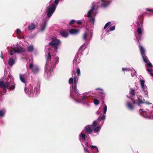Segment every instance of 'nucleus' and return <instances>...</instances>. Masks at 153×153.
Returning a JSON list of instances; mask_svg holds the SVG:
<instances>
[{"label": "nucleus", "instance_id": "5701e85b", "mask_svg": "<svg viewBox=\"0 0 153 153\" xmlns=\"http://www.w3.org/2000/svg\"><path fill=\"white\" fill-rule=\"evenodd\" d=\"M93 128L94 131L95 132L97 133L99 131L100 129V126H97Z\"/></svg>", "mask_w": 153, "mask_h": 153}, {"label": "nucleus", "instance_id": "4c0bfd02", "mask_svg": "<svg viewBox=\"0 0 153 153\" xmlns=\"http://www.w3.org/2000/svg\"><path fill=\"white\" fill-rule=\"evenodd\" d=\"M96 90L98 91V92H99L100 93L103 94V90L101 89H100L99 88H97Z\"/></svg>", "mask_w": 153, "mask_h": 153}, {"label": "nucleus", "instance_id": "f03ea898", "mask_svg": "<svg viewBox=\"0 0 153 153\" xmlns=\"http://www.w3.org/2000/svg\"><path fill=\"white\" fill-rule=\"evenodd\" d=\"M137 99L135 100L134 99H132V101L133 102V104L135 105H137L138 106H140L142 104L144 103H146L151 105V106L153 107L152 104L151 103H149L145 101L143 97L141 95H137Z\"/></svg>", "mask_w": 153, "mask_h": 153}, {"label": "nucleus", "instance_id": "2eb2a0df", "mask_svg": "<svg viewBox=\"0 0 153 153\" xmlns=\"http://www.w3.org/2000/svg\"><path fill=\"white\" fill-rule=\"evenodd\" d=\"M79 32V30L75 29H71L69 30V33L71 34H76Z\"/></svg>", "mask_w": 153, "mask_h": 153}, {"label": "nucleus", "instance_id": "603ef678", "mask_svg": "<svg viewBox=\"0 0 153 153\" xmlns=\"http://www.w3.org/2000/svg\"><path fill=\"white\" fill-rule=\"evenodd\" d=\"M28 90V89L27 87L25 88L24 89V91L26 93H27V92Z\"/></svg>", "mask_w": 153, "mask_h": 153}, {"label": "nucleus", "instance_id": "473e14b6", "mask_svg": "<svg viewBox=\"0 0 153 153\" xmlns=\"http://www.w3.org/2000/svg\"><path fill=\"white\" fill-rule=\"evenodd\" d=\"M97 122L94 121L93 122L92 125L91 126H92V128L95 127H97Z\"/></svg>", "mask_w": 153, "mask_h": 153}, {"label": "nucleus", "instance_id": "052dcab7", "mask_svg": "<svg viewBox=\"0 0 153 153\" xmlns=\"http://www.w3.org/2000/svg\"><path fill=\"white\" fill-rule=\"evenodd\" d=\"M147 10L149 11H151L152 9H149L148 8H146V9Z\"/></svg>", "mask_w": 153, "mask_h": 153}, {"label": "nucleus", "instance_id": "49530a36", "mask_svg": "<svg viewBox=\"0 0 153 153\" xmlns=\"http://www.w3.org/2000/svg\"><path fill=\"white\" fill-rule=\"evenodd\" d=\"M21 31L19 29H16V33L17 34L20 33H21Z\"/></svg>", "mask_w": 153, "mask_h": 153}, {"label": "nucleus", "instance_id": "393cba45", "mask_svg": "<svg viewBox=\"0 0 153 153\" xmlns=\"http://www.w3.org/2000/svg\"><path fill=\"white\" fill-rule=\"evenodd\" d=\"M46 59L47 61L51 60V57L50 52H49L48 55L46 56Z\"/></svg>", "mask_w": 153, "mask_h": 153}, {"label": "nucleus", "instance_id": "3c124183", "mask_svg": "<svg viewBox=\"0 0 153 153\" xmlns=\"http://www.w3.org/2000/svg\"><path fill=\"white\" fill-rule=\"evenodd\" d=\"M0 57H1V58L2 59H4V55H3V53L2 52H1Z\"/></svg>", "mask_w": 153, "mask_h": 153}, {"label": "nucleus", "instance_id": "864d4df0", "mask_svg": "<svg viewBox=\"0 0 153 153\" xmlns=\"http://www.w3.org/2000/svg\"><path fill=\"white\" fill-rule=\"evenodd\" d=\"M122 70L123 71L129 70L127 68H122Z\"/></svg>", "mask_w": 153, "mask_h": 153}, {"label": "nucleus", "instance_id": "b1692460", "mask_svg": "<svg viewBox=\"0 0 153 153\" xmlns=\"http://www.w3.org/2000/svg\"><path fill=\"white\" fill-rule=\"evenodd\" d=\"M105 116L104 114H100L98 119L100 120H102L105 119Z\"/></svg>", "mask_w": 153, "mask_h": 153}, {"label": "nucleus", "instance_id": "5fc2aeb1", "mask_svg": "<svg viewBox=\"0 0 153 153\" xmlns=\"http://www.w3.org/2000/svg\"><path fill=\"white\" fill-rule=\"evenodd\" d=\"M103 113L104 114H105V105H103Z\"/></svg>", "mask_w": 153, "mask_h": 153}, {"label": "nucleus", "instance_id": "8fccbe9b", "mask_svg": "<svg viewBox=\"0 0 153 153\" xmlns=\"http://www.w3.org/2000/svg\"><path fill=\"white\" fill-rule=\"evenodd\" d=\"M57 46H58V45H53V47H54V48L56 51L57 50V49H58Z\"/></svg>", "mask_w": 153, "mask_h": 153}, {"label": "nucleus", "instance_id": "9d476101", "mask_svg": "<svg viewBox=\"0 0 153 153\" xmlns=\"http://www.w3.org/2000/svg\"><path fill=\"white\" fill-rule=\"evenodd\" d=\"M24 48L21 47H18L16 48H14L13 49V51L14 52L18 53H22L25 51Z\"/></svg>", "mask_w": 153, "mask_h": 153}, {"label": "nucleus", "instance_id": "423d86ee", "mask_svg": "<svg viewBox=\"0 0 153 153\" xmlns=\"http://www.w3.org/2000/svg\"><path fill=\"white\" fill-rule=\"evenodd\" d=\"M140 113L142 117H148L150 119H153V111H151L150 112H149L150 114L149 116H146V112L145 111H143V109H140Z\"/></svg>", "mask_w": 153, "mask_h": 153}, {"label": "nucleus", "instance_id": "7ed1b4c3", "mask_svg": "<svg viewBox=\"0 0 153 153\" xmlns=\"http://www.w3.org/2000/svg\"><path fill=\"white\" fill-rule=\"evenodd\" d=\"M139 48H140V50L143 60L144 62L146 63V67L147 66L151 68L153 66L152 65L150 62H149L147 57L145 55V50L143 46L141 45L139 46Z\"/></svg>", "mask_w": 153, "mask_h": 153}, {"label": "nucleus", "instance_id": "20e7f679", "mask_svg": "<svg viewBox=\"0 0 153 153\" xmlns=\"http://www.w3.org/2000/svg\"><path fill=\"white\" fill-rule=\"evenodd\" d=\"M142 79L143 77L142 76H140L139 81L142 88L141 92L148 98V92L147 90V87L144 84V80Z\"/></svg>", "mask_w": 153, "mask_h": 153}, {"label": "nucleus", "instance_id": "bf43d9fd", "mask_svg": "<svg viewBox=\"0 0 153 153\" xmlns=\"http://www.w3.org/2000/svg\"><path fill=\"white\" fill-rule=\"evenodd\" d=\"M86 96H83L82 97V99L83 100H85V99H86Z\"/></svg>", "mask_w": 153, "mask_h": 153}, {"label": "nucleus", "instance_id": "dca6fc26", "mask_svg": "<svg viewBox=\"0 0 153 153\" xmlns=\"http://www.w3.org/2000/svg\"><path fill=\"white\" fill-rule=\"evenodd\" d=\"M15 61L13 58L11 57L10 58L8 61V64L10 66H12L15 63Z\"/></svg>", "mask_w": 153, "mask_h": 153}, {"label": "nucleus", "instance_id": "ea45409f", "mask_svg": "<svg viewBox=\"0 0 153 153\" xmlns=\"http://www.w3.org/2000/svg\"><path fill=\"white\" fill-rule=\"evenodd\" d=\"M76 21L74 20H72L69 23V24L70 25H71L72 24H75Z\"/></svg>", "mask_w": 153, "mask_h": 153}, {"label": "nucleus", "instance_id": "a878e982", "mask_svg": "<svg viewBox=\"0 0 153 153\" xmlns=\"http://www.w3.org/2000/svg\"><path fill=\"white\" fill-rule=\"evenodd\" d=\"M28 50L30 52H32L33 51V47L32 45L30 46L28 48Z\"/></svg>", "mask_w": 153, "mask_h": 153}, {"label": "nucleus", "instance_id": "c756f323", "mask_svg": "<svg viewBox=\"0 0 153 153\" xmlns=\"http://www.w3.org/2000/svg\"><path fill=\"white\" fill-rule=\"evenodd\" d=\"M87 35L88 34L87 32H85L83 34V38L84 40H86L87 37Z\"/></svg>", "mask_w": 153, "mask_h": 153}, {"label": "nucleus", "instance_id": "79ce46f5", "mask_svg": "<svg viewBox=\"0 0 153 153\" xmlns=\"http://www.w3.org/2000/svg\"><path fill=\"white\" fill-rule=\"evenodd\" d=\"M111 25V22H108L106 24V29L107 28V27L108 26H110Z\"/></svg>", "mask_w": 153, "mask_h": 153}, {"label": "nucleus", "instance_id": "37998d69", "mask_svg": "<svg viewBox=\"0 0 153 153\" xmlns=\"http://www.w3.org/2000/svg\"><path fill=\"white\" fill-rule=\"evenodd\" d=\"M112 0L109 1V2H108V1H106V5H105L106 7L108 5L110 4V3L112 1Z\"/></svg>", "mask_w": 153, "mask_h": 153}, {"label": "nucleus", "instance_id": "c85d7f7f", "mask_svg": "<svg viewBox=\"0 0 153 153\" xmlns=\"http://www.w3.org/2000/svg\"><path fill=\"white\" fill-rule=\"evenodd\" d=\"M147 69V71L149 72V74L151 75V76H153V73H152L153 72V70L151 69Z\"/></svg>", "mask_w": 153, "mask_h": 153}, {"label": "nucleus", "instance_id": "f3484780", "mask_svg": "<svg viewBox=\"0 0 153 153\" xmlns=\"http://www.w3.org/2000/svg\"><path fill=\"white\" fill-rule=\"evenodd\" d=\"M35 27L34 23H32L28 26V28L30 30H32L34 29Z\"/></svg>", "mask_w": 153, "mask_h": 153}, {"label": "nucleus", "instance_id": "bb28decb", "mask_svg": "<svg viewBox=\"0 0 153 153\" xmlns=\"http://www.w3.org/2000/svg\"><path fill=\"white\" fill-rule=\"evenodd\" d=\"M80 137L82 138L83 140H85L86 138V136L85 134L82 133H81L80 134Z\"/></svg>", "mask_w": 153, "mask_h": 153}, {"label": "nucleus", "instance_id": "4468645a", "mask_svg": "<svg viewBox=\"0 0 153 153\" xmlns=\"http://www.w3.org/2000/svg\"><path fill=\"white\" fill-rule=\"evenodd\" d=\"M46 25L47 22L46 21H44L40 27V30L41 31H43L45 30Z\"/></svg>", "mask_w": 153, "mask_h": 153}, {"label": "nucleus", "instance_id": "ddd939ff", "mask_svg": "<svg viewBox=\"0 0 153 153\" xmlns=\"http://www.w3.org/2000/svg\"><path fill=\"white\" fill-rule=\"evenodd\" d=\"M60 34L62 36L65 37H67L68 35V32L65 30H61L60 32Z\"/></svg>", "mask_w": 153, "mask_h": 153}, {"label": "nucleus", "instance_id": "69168bd1", "mask_svg": "<svg viewBox=\"0 0 153 153\" xmlns=\"http://www.w3.org/2000/svg\"><path fill=\"white\" fill-rule=\"evenodd\" d=\"M105 111H106V110H105Z\"/></svg>", "mask_w": 153, "mask_h": 153}, {"label": "nucleus", "instance_id": "cd10ccee", "mask_svg": "<svg viewBox=\"0 0 153 153\" xmlns=\"http://www.w3.org/2000/svg\"><path fill=\"white\" fill-rule=\"evenodd\" d=\"M5 112V111L4 109L0 111V117H3L4 115Z\"/></svg>", "mask_w": 153, "mask_h": 153}, {"label": "nucleus", "instance_id": "58836bf2", "mask_svg": "<svg viewBox=\"0 0 153 153\" xmlns=\"http://www.w3.org/2000/svg\"><path fill=\"white\" fill-rule=\"evenodd\" d=\"M92 12L90 10H89L88 13L87 17H91V13Z\"/></svg>", "mask_w": 153, "mask_h": 153}, {"label": "nucleus", "instance_id": "4be33fe9", "mask_svg": "<svg viewBox=\"0 0 153 153\" xmlns=\"http://www.w3.org/2000/svg\"><path fill=\"white\" fill-rule=\"evenodd\" d=\"M135 91L133 88H131L130 89L129 91V94L132 96H134L135 94Z\"/></svg>", "mask_w": 153, "mask_h": 153}, {"label": "nucleus", "instance_id": "4d7b16f0", "mask_svg": "<svg viewBox=\"0 0 153 153\" xmlns=\"http://www.w3.org/2000/svg\"><path fill=\"white\" fill-rule=\"evenodd\" d=\"M84 149L85 152H88V149L87 148H84Z\"/></svg>", "mask_w": 153, "mask_h": 153}, {"label": "nucleus", "instance_id": "c03bdc74", "mask_svg": "<svg viewBox=\"0 0 153 153\" xmlns=\"http://www.w3.org/2000/svg\"><path fill=\"white\" fill-rule=\"evenodd\" d=\"M90 146L93 149H96L97 150V151H98V148L96 146Z\"/></svg>", "mask_w": 153, "mask_h": 153}, {"label": "nucleus", "instance_id": "6e6552de", "mask_svg": "<svg viewBox=\"0 0 153 153\" xmlns=\"http://www.w3.org/2000/svg\"><path fill=\"white\" fill-rule=\"evenodd\" d=\"M74 91L75 94L78 97H79L80 94L78 92V90L76 89V85H74V87H73L72 89L71 90L70 97L74 99V96L73 94V91Z\"/></svg>", "mask_w": 153, "mask_h": 153}, {"label": "nucleus", "instance_id": "9b49d317", "mask_svg": "<svg viewBox=\"0 0 153 153\" xmlns=\"http://www.w3.org/2000/svg\"><path fill=\"white\" fill-rule=\"evenodd\" d=\"M61 43L60 41L57 39H52V42L49 43V44L51 46H53V45H59Z\"/></svg>", "mask_w": 153, "mask_h": 153}, {"label": "nucleus", "instance_id": "aec40b11", "mask_svg": "<svg viewBox=\"0 0 153 153\" xmlns=\"http://www.w3.org/2000/svg\"><path fill=\"white\" fill-rule=\"evenodd\" d=\"M39 70V68L38 67L36 66L34 67L33 69L32 72L34 73L35 74H36L38 72Z\"/></svg>", "mask_w": 153, "mask_h": 153}, {"label": "nucleus", "instance_id": "1a4fd4ad", "mask_svg": "<svg viewBox=\"0 0 153 153\" xmlns=\"http://www.w3.org/2000/svg\"><path fill=\"white\" fill-rule=\"evenodd\" d=\"M85 134H91L93 131V128L91 125H88L85 128Z\"/></svg>", "mask_w": 153, "mask_h": 153}, {"label": "nucleus", "instance_id": "f704fd0d", "mask_svg": "<svg viewBox=\"0 0 153 153\" xmlns=\"http://www.w3.org/2000/svg\"><path fill=\"white\" fill-rule=\"evenodd\" d=\"M101 6L102 7H105V1L104 0H101Z\"/></svg>", "mask_w": 153, "mask_h": 153}, {"label": "nucleus", "instance_id": "7c9ffc66", "mask_svg": "<svg viewBox=\"0 0 153 153\" xmlns=\"http://www.w3.org/2000/svg\"><path fill=\"white\" fill-rule=\"evenodd\" d=\"M76 73L78 76L80 75V71L79 68H77L76 69Z\"/></svg>", "mask_w": 153, "mask_h": 153}, {"label": "nucleus", "instance_id": "f257e3e1", "mask_svg": "<svg viewBox=\"0 0 153 153\" xmlns=\"http://www.w3.org/2000/svg\"><path fill=\"white\" fill-rule=\"evenodd\" d=\"M15 85L14 83L8 82L4 83L3 81H0V88H3V91H5L4 93H6L7 88H9L10 90L14 89Z\"/></svg>", "mask_w": 153, "mask_h": 153}, {"label": "nucleus", "instance_id": "6ab92c4d", "mask_svg": "<svg viewBox=\"0 0 153 153\" xmlns=\"http://www.w3.org/2000/svg\"><path fill=\"white\" fill-rule=\"evenodd\" d=\"M115 26H114L111 27L110 28L108 29V28H107L106 29V33H108L109 31H112L115 30Z\"/></svg>", "mask_w": 153, "mask_h": 153}, {"label": "nucleus", "instance_id": "13d9d810", "mask_svg": "<svg viewBox=\"0 0 153 153\" xmlns=\"http://www.w3.org/2000/svg\"><path fill=\"white\" fill-rule=\"evenodd\" d=\"M13 51H9V53H10V55H13V53H12V52H13Z\"/></svg>", "mask_w": 153, "mask_h": 153}, {"label": "nucleus", "instance_id": "a19ab883", "mask_svg": "<svg viewBox=\"0 0 153 153\" xmlns=\"http://www.w3.org/2000/svg\"><path fill=\"white\" fill-rule=\"evenodd\" d=\"M29 68L30 69H32L34 68L33 64V63H30L29 64Z\"/></svg>", "mask_w": 153, "mask_h": 153}, {"label": "nucleus", "instance_id": "0e129e2a", "mask_svg": "<svg viewBox=\"0 0 153 153\" xmlns=\"http://www.w3.org/2000/svg\"><path fill=\"white\" fill-rule=\"evenodd\" d=\"M152 12H153V10H151V11Z\"/></svg>", "mask_w": 153, "mask_h": 153}, {"label": "nucleus", "instance_id": "09e8293b", "mask_svg": "<svg viewBox=\"0 0 153 153\" xmlns=\"http://www.w3.org/2000/svg\"><path fill=\"white\" fill-rule=\"evenodd\" d=\"M60 0H55L54 1V4H58Z\"/></svg>", "mask_w": 153, "mask_h": 153}, {"label": "nucleus", "instance_id": "a211bd4d", "mask_svg": "<svg viewBox=\"0 0 153 153\" xmlns=\"http://www.w3.org/2000/svg\"><path fill=\"white\" fill-rule=\"evenodd\" d=\"M19 78L20 80L22 82L24 83H26V82L25 79V75H22L21 74H20L19 75Z\"/></svg>", "mask_w": 153, "mask_h": 153}, {"label": "nucleus", "instance_id": "2f4dec72", "mask_svg": "<svg viewBox=\"0 0 153 153\" xmlns=\"http://www.w3.org/2000/svg\"><path fill=\"white\" fill-rule=\"evenodd\" d=\"M90 17V18L89 20V22H91L92 23L94 24V22L95 21L94 18L92 17V16Z\"/></svg>", "mask_w": 153, "mask_h": 153}, {"label": "nucleus", "instance_id": "680f3d73", "mask_svg": "<svg viewBox=\"0 0 153 153\" xmlns=\"http://www.w3.org/2000/svg\"><path fill=\"white\" fill-rule=\"evenodd\" d=\"M136 38H137V39L138 40H139V39H138V37L136 35Z\"/></svg>", "mask_w": 153, "mask_h": 153}, {"label": "nucleus", "instance_id": "0eeeda50", "mask_svg": "<svg viewBox=\"0 0 153 153\" xmlns=\"http://www.w3.org/2000/svg\"><path fill=\"white\" fill-rule=\"evenodd\" d=\"M131 99L130 100H128L126 101V105L128 108L130 110H132L134 108V105H135L133 104L132 101L131 99H133L132 98H129Z\"/></svg>", "mask_w": 153, "mask_h": 153}, {"label": "nucleus", "instance_id": "de8ad7c7", "mask_svg": "<svg viewBox=\"0 0 153 153\" xmlns=\"http://www.w3.org/2000/svg\"><path fill=\"white\" fill-rule=\"evenodd\" d=\"M95 9V6H93L91 7V9L90 10L92 11V12Z\"/></svg>", "mask_w": 153, "mask_h": 153}, {"label": "nucleus", "instance_id": "39448f33", "mask_svg": "<svg viewBox=\"0 0 153 153\" xmlns=\"http://www.w3.org/2000/svg\"><path fill=\"white\" fill-rule=\"evenodd\" d=\"M56 5L53 4L52 7H49L47 9V15L48 17H50L55 11Z\"/></svg>", "mask_w": 153, "mask_h": 153}, {"label": "nucleus", "instance_id": "72a5a7b5", "mask_svg": "<svg viewBox=\"0 0 153 153\" xmlns=\"http://www.w3.org/2000/svg\"><path fill=\"white\" fill-rule=\"evenodd\" d=\"M136 72L135 70H133L131 71V75L132 76H134L136 75Z\"/></svg>", "mask_w": 153, "mask_h": 153}, {"label": "nucleus", "instance_id": "338daca9", "mask_svg": "<svg viewBox=\"0 0 153 153\" xmlns=\"http://www.w3.org/2000/svg\"><path fill=\"white\" fill-rule=\"evenodd\" d=\"M83 46H84V45H82V47Z\"/></svg>", "mask_w": 153, "mask_h": 153}, {"label": "nucleus", "instance_id": "c9c22d12", "mask_svg": "<svg viewBox=\"0 0 153 153\" xmlns=\"http://www.w3.org/2000/svg\"><path fill=\"white\" fill-rule=\"evenodd\" d=\"M94 102L96 105H97L99 103V100L97 99H94Z\"/></svg>", "mask_w": 153, "mask_h": 153}, {"label": "nucleus", "instance_id": "e433bc0d", "mask_svg": "<svg viewBox=\"0 0 153 153\" xmlns=\"http://www.w3.org/2000/svg\"><path fill=\"white\" fill-rule=\"evenodd\" d=\"M74 78H71L69 79L68 82L70 84H72L73 83Z\"/></svg>", "mask_w": 153, "mask_h": 153}, {"label": "nucleus", "instance_id": "f8f14e48", "mask_svg": "<svg viewBox=\"0 0 153 153\" xmlns=\"http://www.w3.org/2000/svg\"><path fill=\"white\" fill-rule=\"evenodd\" d=\"M141 27H138L137 29V32L140 39L142 36V32L143 31V26L142 24L141 25Z\"/></svg>", "mask_w": 153, "mask_h": 153}, {"label": "nucleus", "instance_id": "6e6d98bb", "mask_svg": "<svg viewBox=\"0 0 153 153\" xmlns=\"http://www.w3.org/2000/svg\"><path fill=\"white\" fill-rule=\"evenodd\" d=\"M76 23L78 25H81V22L80 21H77Z\"/></svg>", "mask_w": 153, "mask_h": 153}, {"label": "nucleus", "instance_id": "412c9836", "mask_svg": "<svg viewBox=\"0 0 153 153\" xmlns=\"http://www.w3.org/2000/svg\"><path fill=\"white\" fill-rule=\"evenodd\" d=\"M72 76L74 77V82L75 84L74 85H76V83L77 82V80H76V76L75 74V73L74 71L72 72Z\"/></svg>", "mask_w": 153, "mask_h": 153}, {"label": "nucleus", "instance_id": "e2e57ef3", "mask_svg": "<svg viewBox=\"0 0 153 153\" xmlns=\"http://www.w3.org/2000/svg\"><path fill=\"white\" fill-rule=\"evenodd\" d=\"M105 25L104 26V29H105Z\"/></svg>", "mask_w": 153, "mask_h": 153}, {"label": "nucleus", "instance_id": "a18cd8bd", "mask_svg": "<svg viewBox=\"0 0 153 153\" xmlns=\"http://www.w3.org/2000/svg\"><path fill=\"white\" fill-rule=\"evenodd\" d=\"M56 61L55 62V63L57 64L59 62V58L58 57H55Z\"/></svg>", "mask_w": 153, "mask_h": 153}]
</instances>
